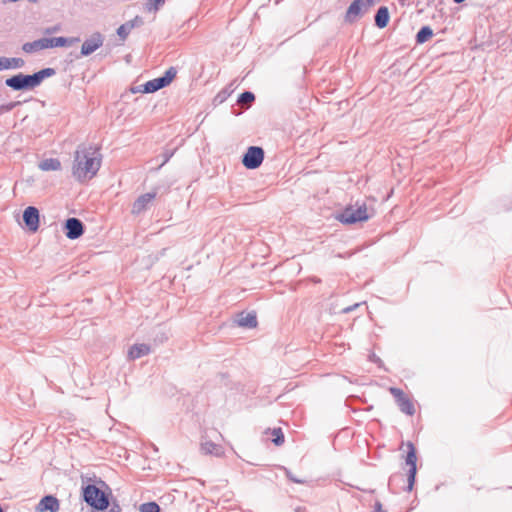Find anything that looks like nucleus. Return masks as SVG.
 <instances>
[{"instance_id": "obj_15", "label": "nucleus", "mask_w": 512, "mask_h": 512, "mask_svg": "<svg viewBox=\"0 0 512 512\" xmlns=\"http://www.w3.org/2000/svg\"><path fill=\"white\" fill-rule=\"evenodd\" d=\"M60 507L59 500L53 495H45L39 501L36 510L38 512H58Z\"/></svg>"}, {"instance_id": "obj_17", "label": "nucleus", "mask_w": 512, "mask_h": 512, "mask_svg": "<svg viewBox=\"0 0 512 512\" xmlns=\"http://www.w3.org/2000/svg\"><path fill=\"white\" fill-rule=\"evenodd\" d=\"M80 41L79 37H53L46 38L47 48H55V47H66L72 46L73 44Z\"/></svg>"}, {"instance_id": "obj_8", "label": "nucleus", "mask_w": 512, "mask_h": 512, "mask_svg": "<svg viewBox=\"0 0 512 512\" xmlns=\"http://www.w3.org/2000/svg\"><path fill=\"white\" fill-rule=\"evenodd\" d=\"M265 152L260 146H250L242 157V164L247 169H257L264 160Z\"/></svg>"}, {"instance_id": "obj_5", "label": "nucleus", "mask_w": 512, "mask_h": 512, "mask_svg": "<svg viewBox=\"0 0 512 512\" xmlns=\"http://www.w3.org/2000/svg\"><path fill=\"white\" fill-rule=\"evenodd\" d=\"M343 224H355L357 222L367 221L369 215L367 213V207L365 204L354 208L353 206H347L341 213L336 217Z\"/></svg>"}, {"instance_id": "obj_39", "label": "nucleus", "mask_w": 512, "mask_h": 512, "mask_svg": "<svg viewBox=\"0 0 512 512\" xmlns=\"http://www.w3.org/2000/svg\"><path fill=\"white\" fill-rule=\"evenodd\" d=\"M294 512H307L306 507H296Z\"/></svg>"}, {"instance_id": "obj_25", "label": "nucleus", "mask_w": 512, "mask_h": 512, "mask_svg": "<svg viewBox=\"0 0 512 512\" xmlns=\"http://www.w3.org/2000/svg\"><path fill=\"white\" fill-rule=\"evenodd\" d=\"M139 512H161V508L156 502L151 501L142 503L139 506Z\"/></svg>"}, {"instance_id": "obj_41", "label": "nucleus", "mask_w": 512, "mask_h": 512, "mask_svg": "<svg viewBox=\"0 0 512 512\" xmlns=\"http://www.w3.org/2000/svg\"><path fill=\"white\" fill-rule=\"evenodd\" d=\"M311 280L313 283H316V284L321 282V279L318 277H312Z\"/></svg>"}, {"instance_id": "obj_20", "label": "nucleus", "mask_w": 512, "mask_h": 512, "mask_svg": "<svg viewBox=\"0 0 512 512\" xmlns=\"http://www.w3.org/2000/svg\"><path fill=\"white\" fill-rule=\"evenodd\" d=\"M43 49H48L46 44V38H41L32 42H26L22 46V50L25 53H34Z\"/></svg>"}, {"instance_id": "obj_4", "label": "nucleus", "mask_w": 512, "mask_h": 512, "mask_svg": "<svg viewBox=\"0 0 512 512\" xmlns=\"http://www.w3.org/2000/svg\"><path fill=\"white\" fill-rule=\"evenodd\" d=\"M176 74L177 70L175 67L172 66L168 68L162 76L154 78L142 84V93H155L160 89L167 87L174 80Z\"/></svg>"}, {"instance_id": "obj_42", "label": "nucleus", "mask_w": 512, "mask_h": 512, "mask_svg": "<svg viewBox=\"0 0 512 512\" xmlns=\"http://www.w3.org/2000/svg\"><path fill=\"white\" fill-rule=\"evenodd\" d=\"M98 483H99L102 487H106L107 489H109V488H108V486H107V484H106L103 480H99V482H98Z\"/></svg>"}, {"instance_id": "obj_23", "label": "nucleus", "mask_w": 512, "mask_h": 512, "mask_svg": "<svg viewBox=\"0 0 512 512\" xmlns=\"http://www.w3.org/2000/svg\"><path fill=\"white\" fill-rule=\"evenodd\" d=\"M433 36V30L430 26H422L417 32L415 41L416 44H423Z\"/></svg>"}, {"instance_id": "obj_13", "label": "nucleus", "mask_w": 512, "mask_h": 512, "mask_svg": "<svg viewBox=\"0 0 512 512\" xmlns=\"http://www.w3.org/2000/svg\"><path fill=\"white\" fill-rule=\"evenodd\" d=\"M157 192L152 191L140 195L132 205V214L139 215L148 209L149 204L156 198Z\"/></svg>"}, {"instance_id": "obj_11", "label": "nucleus", "mask_w": 512, "mask_h": 512, "mask_svg": "<svg viewBox=\"0 0 512 512\" xmlns=\"http://www.w3.org/2000/svg\"><path fill=\"white\" fill-rule=\"evenodd\" d=\"M104 37L100 32L93 33L90 38L86 39L82 46L80 51V56L85 57L91 55L93 52H95L98 48H100L103 45Z\"/></svg>"}, {"instance_id": "obj_35", "label": "nucleus", "mask_w": 512, "mask_h": 512, "mask_svg": "<svg viewBox=\"0 0 512 512\" xmlns=\"http://www.w3.org/2000/svg\"><path fill=\"white\" fill-rule=\"evenodd\" d=\"M108 512H121V507L116 501H114Z\"/></svg>"}, {"instance_id": "obj_12", "label": "nucleus", "mask_w": 512, "mask_h": 512, "mask_svg": "<svg viewBox=\"0 0 512 512\" xmlns=\"http://www.w3.org/2000/svg\"><path fill=\"white\" fill-rule=\"evenodd\" d=\"M23 222L30 232H37L40 222L39 210L34 206H28L25 208L23 211Z\"/></svg>"}, {"instance_id": "obj_33", "label": "nucleus", "mask_w": 512, "mask_h": 512, "mask_svg": "<svg viewBox=\"0 0 512 512\" xmlns=\"http://www.w3.org/2000/svg\"><path fill=\"white\" fill-rule=\"evenodd\" d=\"M173 154H174V151H172V150H165L162 153L163 161H162L160 167L165 165L170 160V158L173 156Z\"/></svg>"}, {"instance_id": "obj_10", "label": "nucleus", "mask_w": 512, "mask_h": 512, "mask_svg": "<svg viewBox=\"0 0 512 512\" xmlns=\"http://www.w3.org/2000/svg\"><path fill=\"white\" fill-rule=\"evenodd\" d=\"M63 232L68 239L75 240L84 234L85 226L80 219L70 217L64 222Z\"/></svg>"}, {"instance_id": "obj_9", "label": "nucleus", "mask_w": 512, "mask_h": 512, "mask_svg": "<svg viewBox=\"0 0 512 512\" xmlns=\"http://www.w3.org/2000/svg\"><path fill=\"white\" fill-rule=\"evenodd\" d=\"M389 392L395 398V402L400 411L406 415L413 416L415 414V406L412 400L397 387H390Z\"/></svg>"}, {"instance_id": "obj_7", "label": "nucleus", "mask_w": 512, "mask_h": 512, "mask_svg": "<svg viewBox=\"0 0 512 512\" xmlns=\"http://www.w3.org/2000/svg\"><path fill=\"white\" fill-rule=\"evenodd\" d=\"M374 4L375 0H353L345 13L344 21L348 24L355 23Z\"/></svg>"}, {"instance_id": "obj_22", "label": "nucleus", "mask_w": 512, "mask_h": 512, "mask_svg": "<svg viewBox=\"0 0 512 512\" xmlns=\"http://www.w3.org/2000/svg\"><path fill=\"white\" fill-rule=\"evenodd\" d=\"M38 166L42 171H57L61 169V162L57 158H48L42 160Z\"/></svg>"}, {"instance_id": "obj_32", "label": "nucleus", "mask_w": 512, "mask_h": 512, "mask_svg": "<svg viewBox=\"0 0 512 512\" xmlns=\"http://www.w3.org/2000/svg\"><path fill=\"white\" fill-rule=\"evenodd\" d=\"M404 479V475L401 474V473H398V474H393L390 478H389V482H388V485L390 488H392V486L394 485L395 482L397 481H403Z\"/></svg>"}, {"instance_id": "obj_16", "label": "nucleus", "mask_w": 512, "mask_h": 512, "mask_svg": "<svg viewBox=\"0 0 512 512\" xmlns=\"http://www.w3.org/2000/svg\"><path fill=\"white\" fill-rule=\"evenodd\" d=\"M235 322L243 328H255L258 324L257 315L254 311L241 312L237 315Z\"/></svg>"}, {"instance_id": "obj_19", "label": "nucleus", "mask_w": 512, "mask_h": 512, "mask_svg": "<svg viewBox=\"0 0 512 512\" xmlns=\"http://www.w3.org/2000/svg\"><path fill=\"white\" fill-rule=\"evenodd\" d=\"M150 352H151V349L148 344H145V343L134 344L133 346H131L129 348L128 358L130 360H136L138 358L148 355Z\"/></svg>"}, {"instance_id": "obj_18", "label": "nucleus", "mask_w": 512, "mask_h": 512, "mask_svg": "<svg viewBox=\"0 0 512 512\" xmlns=\"http://www.w3.org/2000/svg\"><path fill=\"white\" fill-rule=\"evenodd\" d=\"M389 20H390V13H389L388 7L380 6L377 9L376 14L374 16L375 26L378 27L379 29H383L388 25Z\"/></svg>"}, {"instance_id": "obj_44", "label": "nucleus", "mask_w": 512, "mask_h": 512, "mask_svg": "<svg viewBox=\"0 0 512 512\" xmlns=\"http://www.w3.org/2000/svg\"><path fill=\"white\" fill-rule=\"evenodd\" d=\"M352 309H353L352 307L346 308V309H345V312H349V311H351Z\"/></svg>"}, {"instance_id": "obj_2", "label": "nucleus", "mask_w": 512, "mask_h": 512, "mask_svg": "<svg viewBox=\"0 0 512 512\" xmlns=\"http://www.w3.org/2000/svg\"><path fill=\"white\" fill-rule=\"evenodd\" d=\"M56 74L54 68H43L33 74L18 73L5 79V85L14 91H29L40 86L44 79Z\"/></svg>"}, {"instance_id": "obj_21", "label": "nucleus", "mask_w": 512, "mask_h": 512, "mask_svg": "<svg viewBox=\"0 0 512 512\" xmlns=\"http://www.w3.org/2000/svg\"><path fill=\"white\" fill-rule=\"evenodd\" d=\"M201 451L206 455L210 454L215 456H221L223 454L222 446L215 444L210 440H206L201 443Z\"/></svg>"}, {"instance_id": "obj_24", "label": "nucleus", "mask_w": 512, "mask_h": 512, "mask_svg": "<svg viewBox=\"0 0 512 512\" xmlns=\"http://www.w3.org/2000/svg\"><path fill=\"white\" fill-rule=\"evenodd\" d=\"M5 69H11V68H22L25 65V61L22 58H8L5 57Z\"/></svg>"}, {"instance_id": "obj_29", "label": "nucleus", "mask_w": 512, "mask_h": 512, "mask_svg": "<svg viewBox=\"0 0 512 512\" xmlns=\"http://www.w3.org/2000/svg\"><path fill=\"white\" fill-rule=\"evenodd\" d=\"M231 90L226 87L224 89H222L214 98V102L217 103V104H221L223 103L231 94Z\"/></svg>"}, {"instance_id": "obj_28", "label": "nucleus", "mask_w": 512, "mask_h": 512, "mask_svg": "<svg viewBox=\"0 0 512 512\" xmlns=\"http://www.w3.org/2000/svg\"><path fill=\"white\" fill-rule=\"evenodd\" d=\"M272 435L274 436L273 439H272V442L276 446H280V445H282L284 443L285 438H284V434H283L281 428H274L272 430Z\"/></svg>"}, {"instance_id": "obj_36", "label": "nucleus", "mask_w": 512, "mask_h": 512, "mask_svg": "<svg viewBox=\"0 0 512 512\" xmlns=\"http://www.w3.org/2000/svg\"><path fill=\"white\" fill-rule=\"evenodd\" d=\"M142 85H138V86H134V87H131L130 91L133 93V94H136V93H142Z\"/></svg>"}, {"instance_id": "obj_27", "label": "nucleus", "mask_w": 512, "mask_h": 512, "mask_svg": "<svg viewBox=\"0 0 512 512\" xmlns=\"http://www.w3.org/2000/svg\"><path fill=\"white\" fill-rule=\"evenodd\" d=\"M255 100V95L251 91H244L238 96L237 102L240 104L247 103L252 104Z\"/></svg>"}, {"instance_id": "obj_1", "label": "nucleus", "mask_w": 512, "mask_h": 512, "mask_svg": "<svg viewBox=\"0 0 512 512\" xmlns=\"http://www.w3.org/2000/svg\"><path fill=\"white\" fill-rule=\"evenodd\" d=\"M97 154V150L92 147H79L76 150L73 163V176L79 182L91 179L97 174L101 166V159Z\"/></svg>"}, {"instance_id": "obj_40", "label": "nucleus", "mask_w": 512, "mask_h": 512, "mask_svg": "<svg viewBox=\"0 0 512 512\" xmlns=\"http://www.w3.org/2000/svg\"><path fill=\"white\" fill-rule=\"evenodd\" d=\"M167 339H168V338H167V336H166L164 333H162V334H161V336H159V341H160V342H164V341H165V340H167Z\"/></svg>"}, {"instance_id": "obj_34", "label": "nucleus", "mask_w": 512, "mask_h": 512, "mask_svg": "<svg viewBox=\"0 0 512 512\" xmlns=\"http://www.w3.org/2000/svg\"><path fill=\"white\" fill-rule=\"evenodd\" d=\"M59 30H60L59 25H55V26L46 28L44 33L45 34H53V33L58 32Z\"/></svg>"}, {"instance_id": "obj_14", "label": "nucleus", "mask_w": 512, "mask_h": 512, "mask_svg": "<svg viewBox=\"0 0 512 512\" xmlns=\"http://www.w3.org/2000/svg\"><path fill=\"white\" fill-rule=\"evenodd\" d=\"M144 24V19L141 16H135L133 19L125 22L117 28V35L119 38L124 41L127 39L131 30L136 27H141Z\"/></svg>"}, {"instance_id": "obj_3", "label": "nucleus", "mask_w": 512, "mask_h": 512, "mask_svg": "<svg viewBox=\"0 0 512 512\" xmlns=\"http://www.w3.org/2000/svg\"><path fill=\"white\" fill-rule=\"evenodd\" d=\"M83 500L95 511H105L109 505V496L100 487L88 484L82 487Z\"/></svg>"}, {"instance_id": "obj_6", "label": "nucleus", "mask_w": 512, "mask_h": 512, "mask_svg": "<svg viewBox=\"0 0 512 512\" xmlns=\"http://www.w3.org/2000/svg\"><path fill=\"white\" fill-rule=\"evenodd\" d=\"M407 453L405 456V463L409 466V470L407 472V486L405 487V491L410 492L413 490L414 484L416 482V474H417V451L414 444L411 441L406 443Z\"/></svg>"}, {"instance_id": "obj_43", "label": "nucleus", "mask_w": 512, "mask_h": 512, "mask_svg": "<svg viewBox=\"0 0 512 512\" xmlns=\"http://www.w3.org/2000/svg\"><path fill=\"white\" fill-rule=\"evenodd\" d=\"M466 0H453L454 3L456 4H461L463 2H465Z\"/></svg>"}, {"instance_id": "obj_26", "label": "nucleus", "mask_w": 512, "mask_h": 512, "mask_svg": "<svg viewBox=\"0 0 512 512\" xmlns=\"http://www.w3.org/2000/svg\"><path fill=\"white\" fill-rule=\"evenodd\" d=\"M165 4V0H148L145 4V9L148 12L158 11Z\"/></svg>"}, {"instance_id": "obj_31", "label": "nucleus", "mask_w": 512, "mask_h": 512, "mask_svg": "<svg viewBox=\"0 0 512 512\" xmlns=\"http://www.w3.org/2000/svg\"><path fill=\"white\" fill-rule=\"evenodd\" d=\"M284 470H285L286 477L291 482L298 483V484H304L305 483V480H302V479H299V478L295 477L289 469L284 468Z\"/></svg>"}, {"instance_id": "obj_37", "label": "nucleus", "mask_w": 512, "mask_h": 512, "mask_svg": "<svg viewBox=\"0 0 512 512\" xmlns=\"http://www.w3.org/2000/svg\"><path fill=\"white\" fill-rule=\"evenodd\" d=\"M373 512H385L383 509H382V505L380 502H376L375 503V507H374V511Z\"/></svg>"}, {"instance_id": "obj_30", "label": "nucleus", "mask_w": 512, "mask_h": 512, "mask_svg": "<svg viewBox=\"0 0 512 512\" xmlns=\"http://www.w3.org/2000/svg\"><path fill=\"white\" fill-rule=\"evenodd\" d=\"M21 105L20 101L10 102L7 104H3L0 106V113H8L12 111L15 107Z\"/></svg>"}, {"instance_id": "obj_38", "label": "nucleus", "mask_w": 512, "mask_h": 512, "mask_svg": "<svg viewBox=\"0 0 512 512\" xmlns=\"http://www.w3.org/2000/svg\"><path fill=\"white\" fill-rule=\"evenodd\" d=\"M5 66H6V65H5V57H4V56H3V57H0V71H2V70H6V69H5Z\"/></svg>"}, {"instance_id": "obj_45", "label": "nucleus", "mask_w": 512, "mask_h": 512, "mask_svg": "<svg viewBox=\"0 0 512 512\" xmlns=\"http://www.w3.org/2000/svg\"><path fill=\"white\" fill-rule=\"evenodd\" d=\"M0 512H4V509L1 505H0Z\"/></svg>"}]
</instances>
